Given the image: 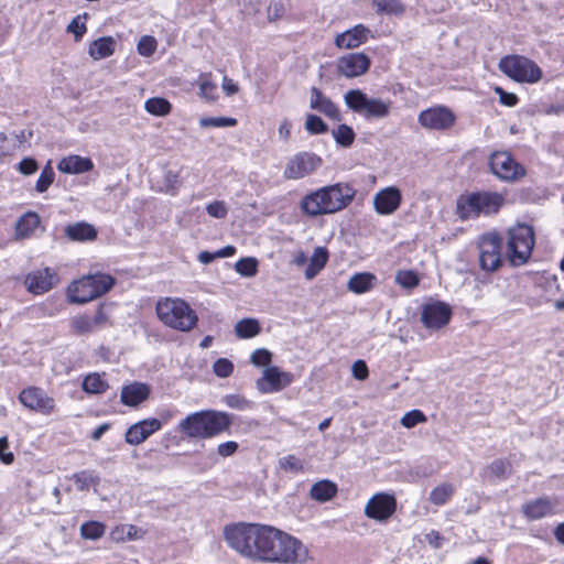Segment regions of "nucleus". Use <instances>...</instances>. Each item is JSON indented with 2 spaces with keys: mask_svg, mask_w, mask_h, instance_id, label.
<instances>
[{
  "mask_svg": "<svg viewBox=\"0 0 564 564\" xmlns=\"http://www.w3.org/2000/svg\"><path fill=\"white\" fill-rule=\"evenodd\" d=\"M401 202L400 189L395 186H389L375 194L373 208L379 215H391L400 207Z\"/></svg>",
  "mask_w": 564,
  "mask_h": 564,
  "instance_id": "nucleus-19",
  "label": "nucleus"
},
{
  "mask_svg": "<svg viewBox=\"0 0 564 564\" xmlns=\"http://www.w3.org/2000/svg\"><path fill=\"white\" fill-rule=\"evenodd\" d=\"M236 124L237 120L230 117H205L199 120L202 128H225L235 127Z\"/></svg>",
  "mask_w": 564,
  "mask_h": 564,
  "instance_id": "nucleus-43",
  "label": "nucleus"
},
{
  "mask_svg": "<svg viewBox=\"0 0 564 564\" xmlns=\"http://www.w3.org/2000/svg\"><path fill=\"white\" fill-rule=\"evenodd\" d=\"M53 274L50 269L32 272L25 278V285L33 294H43L53 286Z\"/></svg>",
  "mask_w": 564,
  "mask_h": 564,
  "instance_id": "nucleus-25",
  "label": "nucleus"
},
{
  "mask_svg": "<svg viewBox=\"0 0 564 564\" xmlns=\"http://www.w3.org/2000/svg\"><path fill=\"white\" fill-rule=\"evenodd\" d=\"M284 6L281 1L274 0L268 7V19L269 21H275L284 14Z\"/></svg>",
  "mask_w": 564,
  "mask_h": 564,
  "instance_id": "nucleus-57",
  "label": "nucleus"
},
{
  "mask_svg": "<svg viewBox=\"0 0 564 564\" xmlns=\"http://www.w3.org/2000/svg\"><path fill=\"white\" fill-rule=\"evenodd\" d=\"M54 177H55V173L48 162L47 165L42 170V172L36 181V184H35L36 192H39V193L46 192L47 188L54 182Z\"/></svg>",
  "mask_w": 564,
  "mask_h": 564,
  "instance_id": "nucleus-46",
  "label": "nucleus"
},
{
  "mask_svg": "<svg viewBox=\"0 0 564 564\" xmlns=\"http://www.w3.org/2000/svg\"><path fill=\"white\" fill-rule=\"evenodd\" d=\"M272 354L265 348L256 349L250 357L251 364L257 367L268 366L271 362Z\"/></svg>",
  "mask_w": 564,
  "mask_h": 564,
  "instance_id": "nucleus-55",
  "label": "nucleus"
},
{
  "mask_svg": "<svg viewBox=\"0 0 564 564\" xmlns=\"http://www.w3.org/2000/svg\"><path fill=\"white\" fill-rule=\"evenodd\" d=\"M223 536L230 549L254 562L304 564L308 557L302 541L272 525L230 523L224 527Z\"/></svg>",
  "mask_w": 564,
  "mask_h": 564,
  "instance_id": "nucleus-1",
  "label": "nucleus"
},
{
  "mask_svg": "<svg viewBox=\"0 0 564 564\" xmlns=\"http://www.w3.org/2000/svg\"><path fill=\"white\" fill-rule=\"evenodd\" d=\"M425 421L426 416L422 411L411 410L402 416L401 424L406 429H411L414 427L416 424L423 423Z\"/></svg>",
  "mask_w": 564,
  "mask_h": 564,
  "instance_id": "nucleus-52",
  "label": "nucleus"
},
{
  "mask_svg": "<svg viewBox=\"0 0 564 564\" xmlns=\"http://www.w3.org/2000/svg\"><path fill=\"white\" fill-rule=\"evenodd\" d=\"M395 282L402 288L412 289L419 284V276L414 271H399L395 274Z\"/></svg>",
  "mask_w": 564,
  "mask_h": 564,
  "instance_id": "nucleus-50",
  "label": "nucleus"
},
{
  "mask_svg": "<svg viewBox=\"0 0 564 564\" xmlns=\"http://www.w3.org/2000/svg\"><path fill=\"white\" fill-rule=\"evenodd\" d=\"M214 373L219 378H227L234 371V364L227 358H218L213 365Z\"/></svg>",
  "mask_w": 564,
  "mask_h": 564,
  "instance_id": "nucleus-53",
  "label": "nucleus"
},
{
  "mask_svg": "<svg viewBox=\"0 0 564 564\" xmlns=\"http://www.w3.org/2000/svg\"><path fill=\"white\" fill-rule=\"evenodd\" d=\"M452 315V307L447 303L434 301L422 306L421 322L427 329L437 330L449 323Z\"/></svg>",
  "mask_w": 564,
  "mask_h": 564,
  "instance_id": "nucleus-13",
  "label": "nucleus"
},
{
  "mask_svg": "<svg viewBox=\"0 0 564 564\" xmlns=\"http://www.w3.org/2000/svg\"><path fill=\"white\" fill-rule=\"evenodd\" d=\"M426 542L434 549H440L443 545L444 538L436 530H431L425 534Z\"/></svg>",
  "mask_w": 564,
  "mask_h": 564,
  "instance_id": "nucleus-63",
  "label": "nucleus"
},
{
  "mask_svg": "<svg viewBox=\"0 0 564 564\" xmlns=\"http://www.w3.org/2000/svg\"><path fill=\"white\" fill-rule=\"evenodd\" d=\"M106 527L101 522L88 521L82 524L80 535L86 540H97L105 533Z\"/></svg>",
  "mask_w": 564,
  "mask_h": 564,
  "instance_id": "nucleus-42",
  "label": "nucleus"
},
{
  "mask_svg": "<svg viewBox=\"0 0 564 564\" xmlns=\"http://www.w3.org/2000/svg\"><path fill=\"white\" fill-rule=\"evenodd\" d=\"M238 449V443L235 441H228L225 443H220L217 446V453L221 457H229L232 456Z\"/></svg>",
  "mask_w": 564,
  "mask_h": 564,
  "instance_id": "nucleus-60",
  "label": "nucleus"
},
{
  "mask_svg": "<svg viewBox=\"0 0 564 564\" xmlns=\"http://www.w3.org/2000/svg\"><path fill=\"white\" fill-rule=\"evenodd\" d=\"M397 508L395 498L386 492L373 495L365 507V514L377 521L388 520Z\"/></svg>",
  "mask_w": 564,
  "mask_h": 564,
  "instance_id": "nucleus-15",
  "label": "nucleus"
},
{
  "mask_svg": "<svg viewBox=\"0 0 564 564\" xmlns=\"http://www.w3.org/2000/svg\"><path fill=\"white\" fill-rule=\"evenodd\" d=\"M454 488L451 484H442L435 487L430 494V501L435 506H442L451 498Z\"/></svg>",
  "mask_w": 564,
  "mask_h": 564,
  "instance_id": "nucleus-41",
  "label": "nucleus"
},
{
  "mask_svg": "<svg viewBox=\"0 0 564 564\" xmlns=\"http://www.w3.org/2000/svg\"><path fill=\"white\" fill-rule=\"evenodd\" d=\"M351 372L357 380H365L369 375L368 367L364 360H356L352 364Z\"/></svg>",
  "mask_w": 564,
  "mask_h": 564,
  "instance_id": "nucleus-61",
  "label": "nucleus"
},
{
  "mask_svg": "<svg viewBox=\"0 0 564 564\" xmlns=\"http://www.w3.org/2000/svg\"><path fill=\"white\" fill-rule=\"evenodd\" d=\"M113 284L115 280L109 274L87 275L70 285L68 299L72 303L85 304L107 293Z\"/></svg>",
  "mask_w": 564,
  "mask_h": 564,
  "instance_id": "nucleus-7",
  "label": "nucleus"
},
{
  "mask_svg": "<svg viewBox=\"0 0 564 564\" xmlns=\"http://www.w3.org/2000/svg\"><path fill=\"white\" fill-rule=\"evenodd\" d=\"M162 429V421L155 417H148L130 425L124 434V441L129 445H140L151 435Z\"/></svg>",
  "mask_w": 564,
  "mask_h": 564,
  "instance_id": "nucleus-18",
  "label": "nucleus"
},
{
  "mask_svg": "<svg viewBox=\"0 0 564 564\" xmlns=\"http://www.w3.org/2000/svg\"><path fill=\"white\" fill-rule=\"evenodd\" d=\"M199 90H200V95L205 99H207V100L216 99V91H217L216 84L208 82V80H204L199 84Z\"/></svg>",
  "mask_w": 564,
  "mask_h": 564,
  "instance_id": "nucleus-59",
  "label": "nucleus"
},
{
  "mask_svg": "<svg viewBox=\"0 0 564 564\" xmlns=\"http://www.w3.org/2000/svg\"><path fill=\"white\" fill-rule=\"evenodd\" d=\"M279 466L282 470L293 474L303 471V462L294 455H288L279 459Z\"/></svg>",
  "mask_w": 564,
  "mask_h": 564,
  "instance_id": "nucleus-48",
  "label": "nucleus"
},
{
  "mask_svg": "<svg viewBox=\"0 0 564 564\" xmlns=\"http://www.w3.org/2000/svg\"><path fill=\"white\" fill-rule=\"evenodd\" d=\"M369 29L362 24H358L350 30L338 34L335 44L339 48H355L365 43L368 39Z\"/></svg>",
  "mask_w": 564,
  "mask_h": 564,
  "instance_id": "nucleus-22",
  "label": "nucleus"
},
{
  "mask_svg": "<svg viewBox=\"0 0 564 564\" xmlns=\"http://www.w3.org/2000/svg\"><path fill=\"white\" fill-rule=\"evenodd\" d=\"M151 393V387L148 383L134 381L123 386L120 393V401L128 406H138Z\"/></svg>",
  "mask_w": 564,
  "mask_h": 564,
  "instance_id": "nucleus-21",
  "label": "nucleus"
},
{
  "mask_svg": "<svg viewBox=\"0 0 564 564\" xmlns=\"http://www.w3.org/2000/svg\"><path fill=\"white\" fill-rule=\"evenodd\" d=\"M345 102L352 111L361 113L366 118H386L391 109V101L368 98L359 89L348 90L345 95Z\"/></svg>",
  "mask_w": 564,
  "mask_h": 564,
  "instance_id": "nucleus-8",
  "label": "nucleus"
},
{
  "mask_svg": "<svg viewBox=\"0 0 564 564\" xmlns=\"http://www.w3.org/2000/svg\"><path fill=\"white\" fill-rule=\"evenodd\" d=\"M158 318L167 327L180 332L192 330L197 322L196 312L180 297L160 299L155 306Z\"/></svg>",
  "mask_w": 564,
  "mask_h": 564,
  "instance_id": "nucleus-4",
  "label": "nucleus"
},
{
  "mask_svg": "<svg viewBox=\"0 0 564 564\" xmlns=\"http://www.w3.org/2000/svg\"><path fill=\"white\" fill-rule=\"evenodd\" d=\"M17 170L23 175H32L39 170V164L33 158H24L19 162Z\"/></svg>",
  "mask_w": 564,
  "mask_h": 564,
  "instance_id": "nucleus-56",
  "label": "nucleus"
},
{
  "mask_svg": "<svg viewBox=\"0 0 564 564\" xmlns=\"http://www.w3.org/2000/svg\"><path fill=\"white\" fill-rule=\"evenodd\" d=\"M19 401L28 409L37 413L50 415L55 410V401L37 387H28L19 394Z\"/></svg>",
  "mask_w": 564,
  "mask_h": 564,
  "instance_id": "nucleus-14",
  "label": "nucleus"
},
{
  "mask_svg": "<svg viewBox=\"0 0 564 564\" xmlns=\"http://www.w3.org/2000/svg\"><path fill=\"white\" fill-rule=\"evenodd\" d=\"M503 204L499 193L476 192L460 195L456 203V214L463 220L478 217L480 214L497 213Z\"/></svg>",
  "mask_w": 564,
  "mask_h": 564,
  "instance_id": "nucleus-5",
  "label": "nucleus"
},
{
  "mask_svg": "<svg viewBox=\"0 0 564 564\" xmlns=\"http://www.w3.org/2000/svg\"><path fill=\"white\" fill-rule=\"evenodd\" d=\"M489 166L494 175L506 182H516L522 178L527 171L507 151H496L489 158Z\"/></svg>",
  "mask_w": 564,
  "mask_h": 564,
  "instance_id": "nucleus-11",
  "label": "nucleus"
},
{
  "mask_svg": "<svg viewBox=\"0 0 564 564\" xmlns=\"http://www.w3.org/2000/svg\"><path fill=\"white\" fill-rule=\"evenodd\" d=\"M372 7L376 12L380 14L400 15L405 11L400 0H372Z\"/></svg>",
  "mask_w": 564,
  "mask_h": 564,
  "instance_id": "nucleus-35",
  "label": "nucleus"
},
{
  "mask_svg": "<svg viewBox=\"0 0 564 564\" xmlns=\"http://www.w3.org/2000/svg\"><path fill=\"white\" fill-rule=\"evenodd\" d=\"M310 107L333 120H340L337 106L316 87L311 89Z\"/></svg>",
  "mask_w": 564,
  "mask_h": 564,
  "instance_id": "nucleus-23",
  "label": "nucleus"
},
{
  "mask_svg": "<svg viewBox=\"0 0 564 564\" xmlns=\"http://www.w3.org/2000/svg\"><path fill=\"white\" fill-rule=\"evenodd\" d=\"M8 447H9V443H8L7 437H1L0 438V460L7 465L13 463V460H14V455H13V453L7 451Z\"/></svg>",
  "mask_w": 564,
  "mask_h": 564,
  "instance_id": "nucleus-62",
  "label": "nucleus"
},
{
  "mask_svg": "<svg viewBox=\"0 0 564 564\" xmlns=\"http://www.w3.org/2000/svg\"><path fill=\"white\" fill-rule=\"evenodd\" d=\"M477 248L481 270L495 272L502 265V238L499 234L487 232L481 235L478 239Z\"/></svg>",
  "mask_w": 564,
  "mask_h": 564,
  "instance_id": "nucleus-10",
  "label": "nucleus"
},
{
  "mask_svg": "<svg viewBox=\"0 0 564 564\" xmlns=\"http://www.w3.org/2000/svg\"><path fill=\"white\" fill-rule=\"evenodd\" d=\"M328 260V251L324 247H317L315 248L308 265L305 270V278L307 280L314 279L317 273L326 265Z\"/></svg>",
  "mask_w": 564,
  "mask_h": 564,
  "instance_id": "nucleus-31",
  "label": "nucleus"
},
{
  "mask_svg": "<svg viewBox=\"0 0 564 564\" xmlns=\"http://www.w3.org/2000/svg\"><path fill=\"white\" fill-rule=\"evenodd\" d=\"M145 110L154 116H165L171 111V104L165 98H150L144 104Z\"/></svg>",
  "mask_w": 564,
  "mask_h": 564,
  "instance_id": "nucleus-38",
  "label": "nucleus"
},
{
  "mask_svg": "<svg viewBox=\"0 0 564 564\" xmlns=\"http://www.w3.org/2000/svg\"><path fill=\"white\" fill-rule=\"evenodd\" d=\"M337 67L345 77H357L369 69L370 59L364 53H350L338 59Z\"/></svg>",
  "mask_w": 564,
  "mask_h": 564,
  "instance_id": "nucleus-20",
  "label": "nucleus"
},
{
  "mask_svg": "<svg viewBox=\"0 0 564 564\" xmlns=\"http://www.w3.org/2000/svg\"><path fill=\"white\" fill-rule=\"evenodd\" d=\"M310 494L312 499L325 502L335 497L337 494V486L330 480H321L312 486Z\"/></svg>",
  "mask_w": 564,
  "mask_h": 564,
  "instance_id": "nucleus-33",
  "label": "nucleus"
},
{
  "mask_svg": "<svg viewBox=\"0 0 564 564\" xmlns=\"http://www.w3.org/2000/svg\"><path fill=\"white\" fill-rule=\"evenodd\" d=\"M87 17H88L87 13L78 14L67 25V32L74 34V39L76 42L80 41L87 31L86 23H85Z\"/></svg>",
  "mask_w": 564,
  "mask_h": 564,
  "instance_id": "nucleus-44",
  "label": "nucleus"
},
{
  "mask_svg": "<svg viewBox=\"0 0 564 564\" xmlns=\"http://www.w3.org/2000/svg\"><path fill=\"white\" fill-rule=\"evenodd\" d=\"M552 511V503L549 499L541 498L523 506L522 512L531 520L541 519Z\"/></svg>",
  "mask_w": 564,
  "mask_h": 564,
  "instance_id": "nucleus-30",
  "label": "nucleus"
},
{
  "mask_svg": "<svg viewBox=\"0 0 564 564\" xmlns=\"http://www.w3.org/2000/svg\"><path fill=\"white\" fill-rule=\"evenodd\" d=\"M257 265L254 258H242L236 262L235 269L242 276H253L257 273Z\"/></svg>",
  "mask_w": 564,
  "mask_h": 564,
  "instance_id": "nucleus-49",
  "label": "nucleus"
},
{
  "mask_svg": "<svg viewBox=\"0 0 564 564\" xmlns=\"http://www.w3.org/2000/svg\"><path fill=\"white\" fill-rule=\"evenodd\" d=\"M260 324L254 318H243L235 326V333L239 338H252L260 333Z\"/></svg>",
  "mask_w": 564,
  "mask_h": 564,
  "instance_id": "nucleus-34",
  "label": "nucleus"
},
{
  "mask_svg": "<svg viewBox=\"0 0 564 564\" xmlns=\"http://www.w3.org/2000/svg\"><path fill=\"white\" fill-rule=\"evenodd\" d=\"M206 212L209 216L224 219L228 214V207L223 200H215L206 206Z\"/></svg>",
  "mask_w": 564,
  "mask_h": 564,
  "instance_id": "nucleus-54",
  "label": "nucleus"
},
{
  "mask_svg": "<svg viewBox=\"0 0 564 564\" xmlns=\"http://www.w3.org/2000/svg\"><path fill=\"white\" fill-rule=\"evenodd\" d=\"M321 165L322 160L316 154L300 152L289 160L283 176L288 180H300L315 172Z\"/></svg>",
  "mask_w": 564,
  "mask_h": 564,
  "instance_id": "nucleus-12",
  "label": "nucleus"
},
{
  "mask_svg": "<svg viewBox=\"0 0 564 564\" xmlns=\"http://www.w3.org/2000/svg\"><path fill=\"white\" fill-rule=\"evenodd\" d=\"M231 423V415L226 412L203 410L188 414L178 429L189 438L207 440L229 430Z\"/></svg>",
  "mask_w": 564,
  "mask_h": 564,
  "instance_id": "nucleus-3",
  "label": "nucleus"
},
{
  "mask_svg": "<svg viewBox=\"0 0 564 564\" xmlns=\"http://www.w3.org/2000/svg\"><path fill=\"white\" fill-rule=\"evenodd\" d=\"M138 53L142 56H151L156 50V40L150 35H143L137 45Z\"/></svg>",
  "mask_w": 564,
  "mask_h": 564,
  "instance_id": "nucleus-51",
  "label": "nucleus"
},
{
  "mask_svg": "<svg viewBox=\"0 0 564 564\" xmlns=\"http://www.w3.org/2000/svg\"><path fill=\"white\" fill-rule=\"evenodd\" d=\"M355 196L356 189L348 183H336L306 194L300 208L307 217L330 215L345 209Z\"/></svg>",
  "mask_w": 564,
  "mask_h": 564,
  "instance_id": "nucleus-2",
  "label": "nucleus"
},
{
  "mask_svg": "<svg viewBox=\"0 0 564 564\" xmlns=\"http://www.w3.org/2000/svg\"><path fill=\"white\" fill-rule=\"evenodd\" d=\"M376 276L368 272L354 274L347 283V289L356 294H362L372 289Z\"/></svg>",
  "mask_w": 564,
  "mask_h": 564,
  "instance_id": "nucleus-32",
  "label": "nucleus"
},
{
  "mask_svg": "<svg viewBox=\"0 0 564 564\" xmlns=\"http://www.w3.org/2000/svg\"><path fill=\"white\" fill-rule=\"evenodd\" d=\"M70 328L76 335H88L96 330L91 317L88 315H78L70 321Z\"/></svg>",
  "mask_w": 564,
  "mask_h": 564,
  "instance_id": "nucleus-39",
  "label": "nucleus"
},
{
  "mask_svg": "<svg viewBox=\"0 0 564 564\" xmlns=\"http://www.w3.org/2000/svg\"><path fill=\"white\" fill-rule=\"evenodd\" d=\"M73 480L79 490H87L91 485H98L100 477L93 470H82L73 475Z\"/></svg>",
  "mask_w": 564,
  "mask_h": 564,
  "instance_id": "nucleus-37",
  "label": "nucleus"
},
{
  "mask_svg": "<svg viewBox=\"0 0 564 564\" xmlns=\"http://www.w3.org/2000/svg\"><path fill=\"white\" fill-rule=\"evenodd\" d=\"M332 135L339 145L345 148L350 147L355 140V132L352 128L347 124H339L337 128L333 129Z\"/></svg>",
  "mask_w": 564,
  "mask_h": 564,
  "instance_id": "nucleus-40",
  "label": "nucleus"
},
{
  "mask_svg": "<svg viewBox=\"0 0 564 564\" xmlns=\"http://www.w3.org/2000/svg\"><path fill=\"white\" fill-rule=\"evenodd\" d=\"M93 167L94 163L89 158L79 155H69L63 158L57 164V169L66 174H79L89 172L93 170Z\"/></svg>",
  "mask_w": 564,
  "mask_h": 564,
  "instance_id": "nucleus-26",
  "label": "nucleus"
},
{
  "mask_svg": "<svg viewBox=\"0 0 564 564\" xmlns=\"http://www.w3.org/2000/svg\"><path fill=\"white\" fill-rule=\"evenodd\" d=\"M496 91L499 94L501 104L512 107L518 102V97L514 94L507 93L502 88H496Z\"/></svg>",
  "mask_w": 564,
  "mask_h": 564,
  "instance_id": "nucleus-64",
  "label": "nucleus"
},
{
  "mask_svg": "<svg viewBox=\"0 0 564 564\" xmlns=\"http://www.w3.org/2000/svg\"><path fill=\"white\" fill-rule=\"evenodd\" d=\"M224 400L229 408L236 410H243L248 405V401L239 394H228Z\"/></svg>",
  "mask_w": 564,
  "mask_h": 564,
  "instance_id": "nucleus-58",
  "label": "nucleus"
},
{
  "mask_svg": "<svg viewBox=\"0 0 564 564\" xmlns=\"http://www.w3.org/2000/svg\"><path fill=\"white\" fill-rule=\"evenodd\" d=\"M293 381V375L281 371L278 367L272 366L263 370L262 377L256 382L257 389L262 393H273L281 391Z\"/></svg>",
  "mask_w": 564,
  "mask_h": 564,
  "instance_id": "nucleus-16",
  "label": "nucleus"
},
{
  "mask_svg": "<svg viewBox=\"0 0 564 564\" xmlns=\"http://www.w3.org/2000/svg\"><path fill=\"white\" fill-rule=\"evenodd\" d=\"M420 124L430 130H445L455 122L454 113L446 107H433L420 112Z\"/></svg>",
  "mask_w": 564,
  "mask_h": 564,
  "instance_id": "nucleus-17",
  "label": "nucleus"
},
{
  "mask_svg": "<svg viewBox=\"0 0 564 564\" xmlns=\"http://www.w3.org/2000/svg\"><path fill=\"white\" fill-rule=\"evenodd\" d=\"M305 130L311 134H322L328 131V126L316 115H307Z\"/></svg>",
  "mask_w": 564,
  "mask_h": 564,
  "instance_id": "nucleus-47",
  "label": "nucleus"
},
{
  "mask_svg": "<svg viewBox=\"0 0 564 564\" xmlns=\"http://www.w3.org/2000/svg\"><path fill=\"white\" fill-rule=\"evenodd\" d=\"M511 464L507 459H496L489 466L488 470L498 479H506L511 474Z\"/></svg>",
  "mask_w": 564,
  "mask_h": 564,
  "instance_id": "nucleus-45",
  "label": "nucleus"
},
{
  "mask_svg": "<svg viewBox=\"0 0 564 564\" xmlns=\"http://www.w3.org/2000/svg\"><path fill=\"white\" fill-rule=\"evenodd\" d=\"M116 44L112 36H101L90 43L88 54L94 61L107 58L115 53Z\"/></svg>",
  "mask_w": 564,
  "mask_h": 564,
  "instance_id": "nucleus-27",
  "label": "nucleus"
},
{
  "mask_svg": "<svg viewBox=\"0 0 564 564\" xmlns=\"http://www.w3.org/2000/svg\"><path fill=\"white\" fill-rule=\"evenodd\" d=\"M535 238L532 226L519 224L508 230L507 259L512 267L525 264L534 248Z\"/></svg>",
  "mask_w": 564,
  "mask_h": 564,
  "instance_id": "nucleus-6",
  "label": "nucleus"
},
{
  "mask_svg": "<svg viewBox=\"0 0 564 564\" xmlns=\"http://www.w3.org/2000/svg\"><path fill=\"white\" fill-rule=\"evenodd\" d=\"M83 390L87 393H102L107 390L108 383L98 373L87 375L83 380Z\"/></svg>",
  "mask_w": 564,
  "mask_h": 564,
  "instance_id": "nucleus-36",
  "label": "nucleus"
},
{
  "mask_svg": "<svg viewBox=\"0 0 564 564\" xmlns=\"http://www.w3.org/2000/svg\"><path fill=\"white\" fill-rule=\"evenodd\" d=\"M41 223L40 216L34 212H26L15 224L17 238L24 239L33 235Z\"/></svg>",
  "mask_w": 564,
  "mask_h": 564,
  "instance_id": "nucleus-28",
  "label": "nucleus"
},
{
  "mask_svg": "<svg viewBox=\"0 0 564 564\" xmlns=\"http://www.w3.org/2000/svg\"><path fill=\"white\" fill-rule=\"evenodd\" d=\"M66 238L70 241L85 242L93 241L97 238V229L89 223L77 221L68 224L64 228Z\"/></svg>",
  "mask_w": 564,
  "mask_h": 564,
  "instance_id": "nucleus-24",
  "label": "nucleus"
},
{
  "mask_svg": "<svg viewBox=\"0 0 564 564\" xmlns=\"http://www.w3.org/2000/svg\"><path fill=\"white\" fill-rule=\"evenodd\" d=\"M499 69L517 82L536 83L542 77L541 68L533 61L519 55L501 58Z\"/></svg>",
  "mask_w": 564,
  "mask_h": 564,
  "instance_id": "nucleus-9",
  "label": "nucleus"
},
{
  "mask_svg": "<svg viewBox=\"0 0 564 564\" xmlns=\"http://www.w3.org/2000/svg\"><path fill=\"white\" fill-rule=\"evenodd\" d=\"M145 531L134 524H120L112 529L110 538L115 542L135 541L143 539Z\"/></svg>",
  "mask_w": 564,
  "mask_h": 564,
  "instance_id": "nucleus-29",
  "label": "nucleus"
}]
</instances>
